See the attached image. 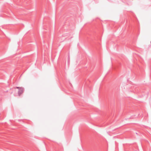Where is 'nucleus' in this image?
Segmentation results:
<instances>
[{"label":"nucleus","mask_w":151,"mask_h":151,"mask_svg":"<svg viewBox=\"0 0 151 151\" xmlns=\"http://www.w3.org/2000/svg\"><path fill=\"white\" fill-rule=\"evenodd\" d=\"M24 90V88H22L19 89L18 91L19 95L20 96L21 94H22Z\"/></svg>","instance_id":"1"},{"label":"nucleus","mask_w":151,"mask_h":151,"mask_svg":"<svg viewBox=\"0 0 151 151\" xmlns=\"http://www.w3.org/2000/svg\"><path fill=\"white\" fill-rule=\"evenodd\" d=\"M22 87H17L16 88H18L19 89L20 88H22Z\"/></svg>","instance_id":"2"}]
</instances>
